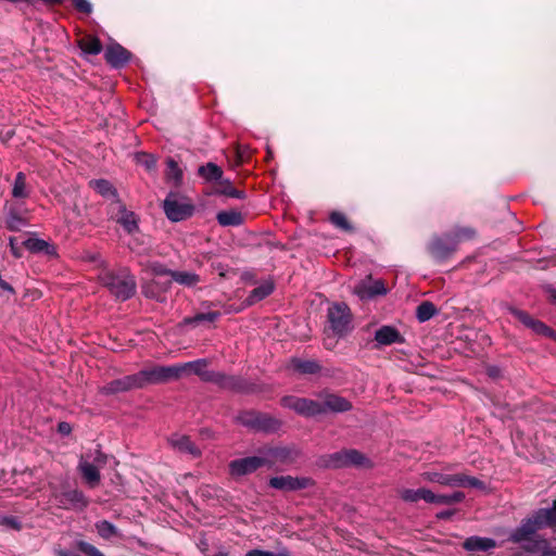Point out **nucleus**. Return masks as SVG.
I'll list each match as a JSON object with an SVG mask.
<instances>
[{
	"label": "nucleus",
	"instance_id": "nucleus-15",
	"mask_svg": "<svg viewBox=\"0 0 556 556\" xmlns=\"http://www.w3.org/2000/svg\"><path fill=\"white\" fill-rule=\"evenodd\" d=\"M509 313L514 315L520 323H522L527 328L531 329L534 333L542 334L544 337L552 338L556 340V332L547 327L544 323L534 319L527 312L520 311L515 307L508 308Z\"/></svg>",
	"mask_w": 556,
	"mask_h": 556
},
{
	"label": "nucleus",
	"instance_id": "nucleus-50",
	"mask_svg": "<svg viewBox=\"0 0 556 556\" xmlns=\"http://www.w3.org/2000/svg\"><path fill=\"white\" fill-rule=\"evenodd\" d=\"M544 510L552 513L551 518H549L551 520L548 521V526H555L556 525V502L554 503L553 508H545Z\"/></svg>",
	"mask_w": 556,
	"mask_h": 556
},
{
	"label": "nucleus",
	"instance_id": "nucleus-1",
	"mask_svg": "<svg viewBox=\"0 0 556 556\" xmlns=\"http://www.w3.org/2000/svg\"><path fill=\"white\" fill-rule=\"evenodd\" d=\"M101 283L117 299L125 301L131 298L136 291V280L126 269L118 274L105 270L100 276Z\"/></svg>",
	"mask_w": 556,
	"mask_h": 556
},
{
	"label": "nucleus",
	"instance_id": "nucleus-8",
	"mask_svg": "<svg viewBox=\"0 0 556 556\" xmlns=\"http://www.w3.org/2000/svg\"><path fill=\"white\" fill-rule=\"evenodd\" d=\"M238 421L252 430L255 431H265V432H274L280 428V421L266 415L257 412L249 410L242 412L238 416Z\"/></svg>",
	"mask_w": 556,
	"mask_h": 556
},
{
	"label": "nucleus",
	"instance_id": "nucleus-14",
	"mask_svg": "<svg viewBox=\"0 0 556 556\" xmlns=\"http://www.w3.org/2000/svg\"><path fill=\"white\" fill-rule=\"evenodd\" d=\"M111 217L130 235L138 230V220L135 213L127 211L117 200L111 204Z\"/></svg>",
	"mask_w": 556,
	"mask_h": 556
},
{
	"label": "nucleus",
	"instance_id": "nucleus-43",
	"mask_svg": "<svg viewBox=\"0 0 556 556\" xmlns=\"http://www.w3.org/2000/svg\"><path fill=\"white\" fill-rule=\"evenodd\" d=\"M137 163L144 166L147 169H152L155 167L156 160L153 155L148 153H138L136 155Z\"/></svg>",
	"mask_w": 556,
	"mask_h": 556
},
{
	"label": "nucleus",
	"instance_id": "nucleus-51",
	"mask_svg": "<svg viewBox=\"0 0 556 556\" xmlns=\"http://www.w3.org/2000/svg\"><path fill=\"white\" fill-rule=\"evenodd\" d=\"M59 431L63 434H68L71 432V426L67 422H61L59 425Z\"/></svg>",
	"mask_w": 556,
	"mask_h": 556
},
{
	"label": "nucleus",
	"instance_id": "nucleus-38",
	"mask_svg": "<svg viewBox=\"0 0 556 556\" xmlns=\"http://www.w3.org/2000/svg\"><path fill=\"white\" fill-rule=\"evenodd\" d=\"M424 488L420 489H402L399 491L400 497L407 503H416L421 500Z\"/></svg>",
	"mask_w": 556,
	"mask_h": 556
},
{
	"label": "nucleus",
	"instance_id": "nucleus-42",
	"mask_svg": "<svg viewBox=\"0 0 556 556\" xmlns=\"http://www.w3.org/2000/svg\"><path fill=\"white\" fill-rule=\"evenodd\" d=\"M330 220L338 228H341L343 230H350L351 229V226L349 225V223L346 220V217L342 213H340V212L331 213Z\"/></svg>",
	"mask_w": 556,
	"mask_h": 556
},
{
	"label": "nucleus",
	"instance_id": "nucleus-55",
	"mask_svg": "<svg viewBox=\"0 0 556 556\" xmlns=\"http://www.w3.org/2000/svg\"><path fill=\"white\" fill-rule=\"evenodd\" d=\"M490 375L495 377L497 374H496V371L494 369H490Z\"/></svg>",
	"mask_w": 556,
	"mask_h": 556
},
{
	"label": "nucleus",
	"instance_id": "nucleus-56",
	"mask_svg": "<svg viewBox=\"0 0 556 556\" xmlns=\"http://www.w3.org/2000/svg\"><path fill=\"white\" fill-rule=\"evenodd\" d=\"M553 298L556 301V292L555 291L553 292Z\"/></svg>",
	"mask_w": 556,
	"mask_h": 556
},
{
	"label": "nucleus",
	"instance_id": "nucleus-32",
	"mask_svg": "<svg viewBox=\"0 0 556 556\" xmlns=\"http://www.w3.org/2000/svg\"><path fill=\"white\" fill-rule=\"evenodd\" d=\"M217 220L222 226H238L242 224L241 213L236 211H222L217 214Z\"/></svg>",
	"mask_w": 556,
	"mask_h": 556
},
{
	"label": "nucleus",
	"instance_id": "nucleus-44",
	"mask_svg": "<svg viewBox=\"0 0 556 556\" xmlns=\"http://www.w3.org/2000/svg\"><path fill=\"white\" fill-rule=\"evenodd\" d=\"M76 546L80 552L85 553L88 556H104L102 552H100L97 547L87 542L78 541L76 543Z\"/></svg>",
	"mask_w": 556,
	"mask_h": 556
},
{
	"label": "nucleus",
	"instance_id": "nucleus-21",
	"mask_svg": "<svg viewBox=\"0 0 556 556\" xmlns=\"http://www.w3.org/2000/svg\"><path fill=\"white\" fill-rule=\"evenodd\" d=\"M321 397L323 400L319 402L321 403L323 414L328 412L344 413L352 408V404L346 399L337 394L327 393Z\"/></svg>",
	"mask_w": 556,
	"mask_h": 556
},
{
	"label": "nucleus",
	"instance_id": "nucleus-19",
	"mask_svg": "<svg viewBox=\"0 0 556 556\" xmlns=\"http://www.w3.org/2000/svg\"><path fill=\"white\" fill-rule=\"evenodd\" d=\"M354 293L362 300L371 299L376 295L387 293V288L382 280H372L370 277L359 281L354 286Z\"/></svg>",
	"mask_w": 556,
	"mask_h": 556
},
{
	"label": "nucleus",
	"instance_id": "nucleus-52",
	"mask_svg": "<svg viewBox=\"0 0 556 556\" xmlns=\"http://www.w3.org/2000/svg\"><path fill=\"white\" fill-rule=\"evenodd\" d=\"M10 245L12 248V251H13L14 255L18 256V253L16 251V247L14 245V240L12 238L10 239Z\"/></svg>",
	"mask_w": 556,
	"mask_h": 556
},
{
	"label": "nucleus",
	"instance_id": "nucleus-5",
	"mask_svg": "<svg viewBox=\"0 0 556 556\" xmlns=\"http://www.w3.org/2000/svg\"><path fill=\"white\" fill-rule=\"evenodd\" d=\"M106 459L108 456L99 450L80 457L78 469L90 488L99 484L101 478L100 469L106 464Z\"/></svg>",
	"mask_w": 556,
	"mask_h": 556
},
{
	"label": "nucleus",
	"instance_id": "nucleus-28",
	"mask_svg": "<svg viewBox=\"0 0 556 556\" xmlns=\"http://www.w3.org/2000/svg\"><path fill=\"white\" fill-rule=\"evenodd\" d=\"M29 195V188L26 184V176L23 172H18L15 176L12 197L15 199H26Z\"/></svg>",
	"mask_w": 556,
	"mask_h": 556
},
{
	"label": "nucleus",
	"instance_id": "nucleus-18",
	"mask_svg": "<svg viewBox=\"0 0 556 556\" xmlns=\"http://www.w3.org/2000/svg\"><path fill=\"white\" fill-rule=\"evenodd\" d=\"M263 466L264 462L261 453L258 452V455L256 456L239 458L230 462L229 470L231 476L240 477L252 473Z\"/></svg>",
	"mask_w": 556,
	"mask_h": 556
},
{
	"label": "nucleus",
	"instance_id": "nucleus-48",
	"mask_svg": "<svg viewBox=\"0 0 556 556\" xmlns=\"http://www.w3.org/2000/svg\"><path fill=\"white\" fill-rule=\"evenodd\" d=\"M434 504L451 505L450 494L448 495H438V494H435Z\"/></svg>",
	"mask_w": 556,
	"mask_h": 556
},
{
	"label": "nucleus",
	"instance_id": "nucleus-30",
	"mask_svg": "<svg viewBox=\"0 0 556 556\" xmlns=\"http://www.w3.org/2000/svg\"><path fill=\"white\" fill-rule=\"evenodd\" d=\"M199 175L203 177L206 181H215L218 182L223 177V170L215 163H207L206 165L199 167Z\"/></svg>",
	"mask_w": 556,
	"mask_h": 556
},
{
	"label": "nucleus",
	"instance_id": "nucleus-17",
	"mask_svg": "<svg viewBox=\"0 0 556 556\" xmlns=\"http://www.w3.org/2000/svg\"><path fill=\"white\" fill-rule=\"evenodd\" d=\"M140 388H142V384L138 371L137 374L125 376L106 383L102 387L101 391L105 394H114Z\"/></svg>",
	"mask_w": 556,
	"mask_h": 556
},
{
	"label": "nucleus",
	"instance_id": "nucleus-7",
	"mask_svg": "<svg viewBox=\"0 0 556 556\" xmlns=\"http://www.w3.org/2000/svg\"><path fill=\"white\" fill-rule=\"evenodd\" d=\"M422 478L429 482L439 483L448 486H470L477 489H483L484 484L482 481L475 477H469L465 473L447 475L437 471H427L422 473Z\"/></svg>",
	"mask_w": 556,
	"mask_h": 556
},
{
	"label": "nucleus",
	"instance_id": "nucleus-16",
	"mask_svg": "<svg viewBox=\"0 0 556 556\" xmlns=\"http://www.w3.org/2000/svg\"><path fill=\"white\" fill-rule=\"evenodd\" d=\"M312 479L306 477L279 476L269 480V485L281 491H296L311 486Z\"/></svg>",
	"mask_w": 556,
	"mask_h": 556
},
{
	"label": "nucleus",
	"instance_id": "nucleus-27",
	"mask_svg": "<svg viewBox=\"0 0 556 556\" xmlns=\"http://www.w3.org/2000/svg\"><path fill=\"white\" fill-rule=\"evenodd\" d=\"M495 546V541L488 538L471 536L464 542V547L471 552L489 551Z\"/></svg>",
	"mask_w": 556,
	"mask_h": 556
},
{
	"label": "nucleus",
	"instance_id": "nucleus-31",
	"mask_svg": "<svg viewBox=\"0 0 556 556\" xmlns=\"http://www.w3.org/2000/svg\"><path fill=\"white\" fill-rule=\"evenodd\" d=\"M217 184H218V187H217L218 193L230 197V198H235V199H244L245 198L244 191L237 190L232 186V184L230 182L229 179H224V177H222V179H219V181Z\"/></svg>",
	"mask_w": 556,
	"mask_h": 556
},
{
	"label": "nucleus",
	"instance_id": "nucleus-23",
	"mask_svg": "<svg viewBox=\"0 0 556 556\" xmlns=\"http://www.w3.org/2000/svg\"><path fill=\"white\" fill-rule=\"evenodd\" d=\"M169 444L178 452L190 454L193 457L201 455L200 450L194 445L189 437L182 434H173L169 439Z\"/></svg>",
	"mask_w": 556,
	"mask_h": 556
},
{
	"label": "nucleus",
	"instance_id": "nucleus-49",
	"mask_svg": "<svg viewBox=\"0 0 556 556\" xmlns=\"http://www.w3.org/2000/svg\"><path fill=\"white\" fill-rule=\"evenodd\" d=\"M465 498V494L463 492H454L450 494L451 504L459 503Z\"/></svg>",
	"mask_w": 556,
	"mask_h": 556
},
{
	"label": "nucleus",
	"instance_id": "nucleus-54",
	"mask_svg": "<svg viewBox=\"0 0 556 556\" xmlns=\"http://www.w3.org/2000/svg\"><path fill=\"white\" fill-rule=\"evenodd\" d=\"M232 312L238 313V312H240V308L226 309V311H225V313H232Z\"/></svg>",
	"mask_w": 556,
	"mask_h": 556
},
{
	"label": "nucleus",
	"instance_id": "nucleus-36",
	"mask_svg": "<svg viewBox=\"0 0 556 556\" xmlns=\"http://www.w3.org/2000/svg\"><path fill=\"white\" fill-rule=\"evenodd\" d=\"M219 312H207V313H199L194 315L193 317L186 318L184 321L185 324H193L198 325L200 323H214L220 317Z\"/></svg>",
	"mask_w": 556,
	"mask_h": 556
},
{
	"label": "nucleus",
	"instance_id": "nucleus-33",
	"mask_svg": "<svg viewBox=\"0 0 556 556\" xmlns=\"http://www.w3.org/2000/svg\"><path fill=\"white\" fill-rule=\"evenodd\" d=\"M291 367L300 374H315L319 370V365L315 361H304L300 358H293L291 361Z\"/></svg>",
	"mask_w": 556,
	"mask_h": 556
},
{
	"label": "nucleus",
	"instance_id": "nucleus-4",
	"mask_svg": "<svg viewBox=\"0 0 556 556\" xmlns=\"http://www.w3.org/2000/svg\"><path fill=\"white\" fill-rule=\"evenodd\" d=\"M473 236V230L469 228L456 229L454 235H447L444 238H435L429 245V251L434 260L441 262L447 258L456 249V244Z\"/></svg>",
	"mask_w": 556,
	"mask_h": 556
},
{
	"label": "nucleus",
	"instance_id": "nucleus-34",
	"mask_svg": "<svg viewBox=\"0 0 556 556\" xmlns=\"http://www.w3.org/2000/svg\"><path fill=\"white\" fill-rule=\"evenodd\" d=\"M90 186L101 195L108 198V199H115L116 198V191L113 188V186L104 179L93 180L90 181Z\"/></svg>",
	"mask_w": 556,
	"mask_h": 556
},
{
	"label": "nucleus",
	"instance_id": "nucleus-20",
	"mask_svg": "<svg viewBox=\"0 0 556 556\" xmlns=\"http://www.w3.org/2000/svg\"><path fill=\"white\" fill-rule=\"evenodd\" d=\"M54 498L56 504L65 509H84L88 505L84 493L78 490H70L61 494H54Z\"/></svg>",
	"mask_w": 556,
	"mask_h": 556
},
{
	"label": "nucleus",
	"instance_id": "nucleus-24",
	"mask_svg": "<svg viewBox=\"0 0 556 556\" xmlns=\"http://www.w3.org/2000/svg\"><path fill=\"white\" fill-rule=\"evenodd\" d=\"M375 340L380 345H389L395 342H402L400 332L391 326H383L375 333Z\"/></svg>",
	"mask_w": 556,
	"mask_h": 556
},
{
	"label": "nucleus",
	"instance_id": "nucleus-13",
	"mask_svg": "<svg viewBox=\"0 0 556 556\" xmlns=\"http://www.w3.org/2000/svg\"><path fill=\"white\" fill-rule=\"evenodd\" d=\"M164 211L172 222H180L192 214V205L180 201L175 194H169L164 201Z\"/></svg>",
	"mask_w": 556,
	"mask_h": 556
},
{
	"label": "nucleus",
	"instance_id": "nucleus-41",
	"mask_svg": "<svg viewBox=\"0 0 556 556\" xmlns=\"http://www.w3.org/2000/svg\"><path fill=\"white\" fill-rule=\"evenodd\" d=\"M26 225V222L23 217L18 216L15 213H11L7 218V226L10 230L18 231Z\"/></svg>",
	"mask_w": 556,
	"mask_h": 556
},
{
	"label": "nucleus",
	"instance_id": "nucleus-29",
	"mask_svg": "<svg viewBox=\"0 0 556 556\" xmlns=\"http://www.w3.org/2000/svg\"><path fill=\"white\" fill-rule=\"evenodd\" d=\"M24 245L31 252H36V253L43 252L49 255L55 254L54 247L41 239L29 238L24 242Z\"/></svg>",
	"mask_w": 556,
	"mask_h": 556
},
{
	"label": "nucleus",
	"instance_id": "nucleus-6",
	"mask_svg": "<svg viewBox=\"0 0 556 556\" xmlns=\"http://www.w3.org/2000/svg\"><path fill=\"white\" fill-rule=\"evenodd\" d=\"M142 388L148 384L166 383L181 378L179 364L170 366H151L139 371Z\"/></svg>",
	"mask_w": 556,
	"mask_h": 556
},
{
	"label": "nucleus",
	"instance_id": "nucleus-22",
	"mask_svg": "<svg viewBox=\"0 0 556 556\" xmlns=\"http://www.w3.org/2000/svg\"><path fill=\"white\" fill-rule=\"evenodd\" d=\"M104 55L108 63L114 67H122L129 60V52L118 43L108 46Z\"/></svg>",
	"mask_w": 556,
	"mask_h": 556
},
{
	"label": "nucleus",
	"instance_id": "nucleus-11",
	"mask_svg": "<svg viewBox=\"0 0 556 556\" xmlns=\"http://www.w3.org/2000/svg\"><path fill=\"white\" fill-rule=\"evenodd\" d=\"M281 404L283 407L292 409L305 417H313L323 414V407L319 401L290 395L285 396L281 400Z\"/></svg>",
	"mask_w": 556,
	"mask_h": 556
},
{
	"label": "nucleus",
	"instance_id": "nucleus-25",
	"mask_svg": "<svg viewBox=\"0 0 556 556\" xmlns=\"http://www.w3.org/2000/svg\"><path fill=\"white\" fill-rule=\"evenodd\" d=\"M274 291V283L270 280L262 282L258 287L253 289L250 295L244 301V306H251L258 301L265 299Z\"/></svg>",
	"mask_w": 556,
	"mask_h": 556
},
{
	"label": "nucleus",
	"instance_id": "nucleus-12",
	"mask_svg": "<svg viewBox=\"0 0 556 556\" xmlns=\"http://www.w3.org/2000/svg\"><path fill=\"white\" fill-rule=\"evenodd\" d=\"M328 466L331 467H345V466H370V462L356 450H346L337 452L329 456Z\"/></svg>",
	"mask_w": 556,
	"mask_h": 556
},
{
	"label": "nucleus",
	"instance_id": "nucleus-39",
	"mask_svg": "<svg viewBox=\"0 0 556 556\" xmlns=\"http://www.w3.org/2000/svg\"><path fill=\"white\" fill-rule=\"evenodd\" d=\"M99 535L103 539H110L116 533V528L109 521L102 520L96 523Z\"/></svg>",
	"mask_w": 556,
	"mask_h": 556
},
{
	"label": "nucleus",
	"instance_id": "nucleus-35",
	"mask_svg": "<svg viewBox=\"0 0 556 556\" xmlns=\"http://www.w3.org/2000/svg\"><path fill=\"white\" fill-rule=\"evenodd\" d=\"M438 313L435 306L431 302H422L417 306L416 317L420 323L431 319Z\"/></svg>",
	"mask_w": 556,
	"mask_h": 556
},
{
	"label": "nucleus",
	"instance_id": "nucleus-2",
	"mask_svg": "<svg viewBox=\"0 0 556 556\" xmlns=\"http://www.w3.org/2000/svg\"><path fill=\"white\" fill-rule=\"evenodd\" d=\"M207 366L208 362L205 358L179 364V368L181 369V377L194 374L205 382H213L219 384L223 388L233 387L232 377H227L222 372L208 370Z\"/></svg>",
	"mask_w": 556,
	"mask_h": 556
},
{
	"label": "nucleus",
	"instance_id": "nucleus-9",
	"mask_svg": "<svg viewBox=\"0 0 556 556\" xmlns=\"http://www.w3.org/2000/svg\"><path fill=\"white\" fill-rule=\"evenodd\" d=\"M328 321L331 330L342 336L351 329V314L346 304L334 303L328 308Z\"/></svg>",
	"mask_w": 556,
	"mask_h": 556
},
{
	"label": "nucleus",
	"instance_id": "nucleus-26",
	"mask_svg": "<svg viewBox=\"0 0 556 556\" xmlns=\"http://www.w3.org/2000/svg\"><path fill=\"white\" fill-rule=\"evenodd\" d=\"M170 277L175 282L188 288L194 287L201 281L199 275L187 270H173Z\"/></svg>",
	"mask_w": 556,
	"mask_h": 556
},
{
	"label": "nucleus",
	"instance_id": "nucleus-46",
	"mask_svg": "<svg viewBox=\"0 0 556 556\" xmlns=\"http://www.w3.org/2000/svg\"><path fill=\"white\" fill-rule=\"evenodd\" d=\"M75 8L84 13L89 14L92 10V5L88 0H73Z\"/></svg>",
	"mask_w": 556,
	"mask_h": 556
},
{
	"label": "nucleus",
	"instance_id": "nucleus-53",
	"mask_svg": "<svg viewBox=\"0 0 556 556\" xmlns=\"http://www.w3.org/2000/svg\"><path fill=\"white\" fill-rule=\"evenodd\" d=\"M452 515L450 511H444L438 515L439 518H447Z\"/></svg>",
	"mask_w": 556,
	"mask_h": 556
},
{
	"label": "nucleus",
	"instance_id": "nucleus-40",
	"mask_svg": "<svg viewBox=\"0 0 556 556\" xmlns=\"http://www.w3.org/2000/svg\"><path fill=\"white\" fill-rule=\"evenodd\" d=\"M167 176L176 184L180 182L182 178L181 169L179 168L178 164L172 159L167 161Z\"/></svg>",
	"mask_w": 556,
	"mask_h": 556
},
{
	"label": "nucleus",
	"instance_id": "nucleus-47",
	"mask_svg": "<svg viewBox=\"0 0 556 556\" xmlns=\"http://www.w3.org/2000/svg\"><path fill=\"white\" fill-rule=\"evenodd\" d=\"M434 497H435V494L430 491L429 489H426L424 488V492H422V495H421V500L427 502V503H432L434 504Z\"/></svg>",
	"mask_w": 556,
	"mask_h": 556
},
{
	"label": "nucleus",
	"instance_id": "nucleus-37",
	"mask_svg": "<svg viewBox=\"0 0 556 556\" xmlns=\"http://www.w3.org/2000/svg\"><path fill=\"white\" fill-rule=\"evenodd\" d=\"M80 48L88 54H98L102 50V45L97 38H87L80 41Z\"/></svg>",
	"mask_w": 556,
	"mask_h": 556
},
{
	"label": "nucleus",
	"instance_id": "nucleus-10",
	"mask_svg": "<svg viewBox=\"0 0 556 556\" xmlns=\"http://www.w3.org/2000/svg\"><path fill=\"white\" fill-rule=\"evenodd\" d=\"M264 466L273 467L293 463L298 451L288 446L264 447L260 451Z\"/></svg>",
	"mask_w": 556,
	"mask_h": 556
},
{
	"label": "nucleus",
	"instance_id": "nucleus-3",
	"mask_svg": "<svg viewBox=\"0 0 556 556\" xmlns=\"http://www.w3.org/2000/svg\"><path fill=\"white\" fill-rule=\"evenodd\" d=\"M551 515V511L536 510L531 517L522 520L520 526L510 533L509 540L514 543L531 541L538 530L548 526Z\"/></svg>",
	"mask_w": 556,
	"mask_h": 556
},
{
	"label": "nucleus",
	"instance_id": "nucleus-45",
	"mask_svg": "<svg viewBox=\"0 0 556 556\" xmlns=\"http://www.w3.org/2000/svg\"><path fill=\"white\" fill-rule=\"evenodd\" d=\"M150 270L155 275H168L170 276V269H167L163 264L159 262H152L149 264Z\"/></svg>",
	"mask_w": 556,
	"mask_h": 556
}]
</instances>
